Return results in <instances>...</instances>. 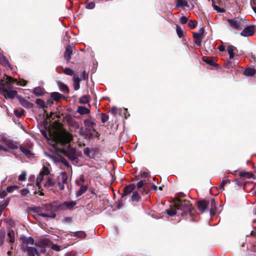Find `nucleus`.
Here are the masks:
<instances>
[{
	"label": "nucleus",
	"mask_w": 256,
	"mask_h": 256,
	"mask_svg": "<svg viewBox=\"0 0 256 256\" xmlns=\"http://www.w3.org/2000/svg\"><path fill=\"white\" fill-rule=\"evenodd\" d=\"M68 176L66 172L60 173L56 178L50 174V171L47 166H44L36 178V184L40 188V185L42 182L44 186L54 192L59 190H64V184L67 183Z\"/></svg>",
	"instance_id": "nucleus-1"
},
{
	"label": "nucleus",
	"mask_w": 256,
	"mask_h": 256,
	"mask_svg": "<svg viewBox=\"0 0 256 256\" xmlns=\"http://www.w3.org/2000/svg\"><path fill=\"white\" fill-rule=\"evenodd\" d=\"M72 140V135L66 132L62 131L53 136L52 140H48L49 143L53 146L57 148L58 144H68Z\"/></svg>",
	"instance_id": "nucleus-2"
},
{
	"label": "nucleus",
	"mask_w": 256,
	"mask_h": 256,
	"mask_svg": "<svg viewBox=\"0 0 256 256\" xmlns=\"http://www.w3.org/2000/svg\"><path fill=\"white\" fill-rule=\"evenodd\" d=\"M18 144L8 137L0 135V150L8 152L10 150L18 149Z\"/></svg>",
	"instance_id": "nucleus-3"
},
{
	"label": "nucleus",
	"mask_w": 256,
	"mask_h": 256,
	"mask_svg": "<svg viewBox=\"0 0 256 256\" xmlns=\"http://www.w3.org/2000/svg\"><path fill=\"white\" fill-rule=\"evenodd\" d=\"M227 22L230 27L233 30H241L246 24V20L243 18H234L232 19H228Z\"/></svg>",
	"instance_id": "nucleus-4"
},
{
	"label": "nucleus",
	"mask_w": 256,
	"mask_h": 256,
	"mask_svg": "<svg viewBox=\"0 0 256 256\" xmlns=\"http://www.w3.org/2000/svg\"><path fill=\"white\" fill-rule=\"evenodd\" d=\"M62 151L64 155L72 161H76L78 159L76 150L69 146L66 148H62Z\"/></svg>",
	"instance_id": "nucleus-5"
},
{
	"label": "nucleus",
	"mask_w": 256,
	"mask_h": 256,
	"mask_svg": "<svg viewBox=\"0 0 256 256\" xmlns=\"http://www.w3.org/2000/svg\"><path fill=\"white\" fill-rule=\"evenodd\" d=\"M84 124L85 126V129L88 132L95 131L96 124L90 118L85 120L84 122Z\"/></svg>",
	"instance_id": "nucleus-6"
},
{
	"label": "nucleus",
	"mask_w": 256,
	"mask_h": 256,
	"mask_svg": "<svg viewBox=\"0 0 256 256\" xmlns=\"http://www.w3.org/2000/svg\"><path fill=\"white\" fill-rule=\"evenodd\" d=\"M175 206L177 209L182 210H184L185 209V207L189 210H190L192 208L189 201L188 200H178V202L175 204Z\"/></svg>",
	"instance_id": "nucleus-7"
},
{
	"label": "nucleus",
	"mask_w": 256,
	"mask_h": 256,
	"mask_svg": "<svg viewBox=\"0 0 256 256\" xmlns=\"http://www.w3.org/2000/svg\"><path fill=\"white\" fill-rule=\"evenodd\" d=\"M22 249L23 251L26 252L28 256H40V254L36 248L24 246Z\"/></svg>",
	"instance_id": "nucleus-8"
},
{
	"label": "nucleus",
	"mask_w": 256,
	"mask_h": 256,
	"mask_svg": "<svg viewBox=\"0 0 256 256\" xmlns=\"http://www.w3.org/2000/svg\"><path fill=\"white\" fill-rule=\"evenodd\" d=\"M254 34V27L253 26H247L240 32V35L243 36L248 37L252 36Z\"/></svg>",
	"instance_id": "nucleus-9"
},
{
	"label": "nucleus",
	"mask_w": 256,
	"mask_h": 256,
	"mask_svg": "<svg viewBox=\"0 0 256 256\" xmlns=\"http://www.w3.org/2000/svg\"><path fill=\"white\" fill-rule=\"evenodd\" d=\"M76 202L75 201L65 202L59 206L60 208L62 210L68 209L72 210L76 205Z\"/></svg>",
	"instance_id": "nucleus-10"
},
{
	"label": "nucleus",
	"mask_w": 256,
	"mask_h": 256,
	"mask_svg": "<svg viewBox=\"0 0 256 256\" xmlns=\"http://www.w3.org/2000/svg\"><path fill=\"white\" fill-rule=\"evenodd\" d=\"M210 204L208 200H201L198 202V208L202 212H204L206 210H208V206Z\"/></svg>",
	"instance_id": "nucleus-11"
},
{
	"label": "nucleus",
	"mask_w": 256,
	"mask_h": 256,
	"mask_svg": "<svg viewBox=\"0 0 256 256\" xmlns=\"http://www.w3.org/2000/svg\"><path fill=\"white\" fill-rule=\"evenodd\" d=\"M110 111L114 115H116L117 114H119L120 115H121L122 113L124 114L125 118H127V116L126 115V112H127V109H126V108L121 109V108H116V106H113L111 108Z\"/></svg>",
	"instance_id": "nucleus-12"
},
{
	"label": "nucleus",
	"mask_w": 256,
	"mask_h": 256,
	"mask_svg": "<svg viewBox=\"0 0 256 256\" xmlns=\"http://www.w3.org/2000/svg\"><path fill=\"white\" fill-rule=\"evenodd\" d=\"M228 52L229 54L230 59H232L235 55H237L238 50L234 46L230 45L228 46L227 48Z\"/></svg>",
	"instance_id": "nucleus-13"
},
{
	"label": "nucleus",
	"mask_w": 256,
	"mask_h": 256,
	"mask_svg": "<svg viewBox=\"0 0 256 256\" xmlns=\"http://www.w3.org/2000/svg\"><path fill=\"white\" fill-rule=\"evenodd\" d=\"M73 47L71 46H68L64 54V58L67 60H69L71 58V54L72 52Z\"/></svg>",
	"instance_id": "nucleus-14"
},
{
	"label": "nucleus",
	"mask_w": 256,
	"mask_h": 256,
	"mask_svg": "<svg viewBox=\"0 0 256 256\" xmlns=\"http://www.w3.org/2000/svg\"><path fill=\"white\" fill-rule=\"evenodd\" d=\"M3 94L6 98H13L17 94V91L16 90H10V91L4 90Z\"/></svg>",
	"instance_id": "nucleus-15"
},
{
	"label": "nucleus",
	"mask_w": 256,
	"mask_h": 256,
	"mask_svg": "<svg viewBox=\"0 0 256 256\" xmlns=\"http://www.w3.org/2000/svg\"><path fill=\"white\" fill-rule=\"evenodd\" d=\"M135 184H132L126 186L124 190V192L122 194V196L124 197L131 193L135 188Z\"/></svg>",
	"instance_id": "nucleus-16"
},
{
	"label": "nucleus",
	"mask_w": 256,
	"mask_h": 256,
	"mask_svg": "<svg viewBox=\"0 0 256 256\" xmlns=\"http://www.w3.org/2000/svg\"><path fill=\"white\" fill-rule=\"evenodd\" d=\"M19 102L20 104L26 108H30L32 107V104L28 102L26 100L21 96H18Z\"/></svg>",
	"instance_id": "nucleus-17"
},
{
	"label": "nucleus",
	"mask_w": 256,
	"mask_h": 256,
	"mask_svg": "<svg viewBox=\"0 0 256 256\" xmlns=\"http://www.w3.org/2000/svg\"><path fill=\"white\" fill-rule=\"evenodd\" d=\"M46 92L44 88L38 86L34 89V94L36 96H40Z\"/></svg>",
	"instance_id": "nucleus-18"
},
{
	"label": "nucleus",
	"mask_w": 256,
	"mask_h": 256,
	"mask_svg": "<svg viewBox=\"0 0 256 256\" xmlns=\"http://www.w3.org/2000/svg\"><path fill=\"white\" fill-rule=\"evenodd\" d=\"M76 112L80 114H89L90 112V110L84 106H79Z\"/></svg>",
	"instance_id": "nucleus-19"
},
{
	"label": "nucleus",
	"mask_w": 256,
	"mask_h": 256,
	"mask_svg": "<svg viewBox=\"0 0 256 256\" xmlns=\"http://www.w3.org/2000/svg\"><path fill=\"white\" fill-rule=\"evenodd\" d=\"M0 63L6 67L10 68V64L8 60L5 56L0 54Z\"/></svg>",
	"instance_id": "nucleus-20"
},
{
	"label": "nucleus",
	"mask_w": 256,
	"mask_h": 256,
	"mask_svg": "<svg viewBox=\"0 0 256 256\" xmlns=\"http://www.w3.org/2000/svg\"><path fill=\"white\" fill-rule=\"evenodd\" d=\"M40 216L46 217V218H54L56 216L55 212L53 211L48 212H40L38 214Z\"/></svg>",
	"instance_id": "nucleus-21"
},
{
	"label": "nucleus",
	"mask_w": 256,
	"mask_h": 256,
	"mask_svg": "<svg viewBox=\"0 0 256 256\" xmlns=\"http://www.w3.org/2000/svg\"><path fill=\"white\" fill-rule=\"evenodd\" d=\"M8 240L10 242L14 243L15 241L14 231L10 229L8 230Z\"/></svg>",
	"instance_id": "nucleus-22"
},
{
	"label": "nucleus",
	"mask_w": 256,
	"mask_h": 256,
	"mask_svg": "<svg viewBox=\"0 0 256 256\" xmlns=\"http://www.w3.org/2000/svg\"><path fill=\"white\" fill-rule=\"evenodd\" d=\"M256 72V70L252 68H247L244 71V74L246 76H252Z\"/></svg>",
	"instance_id": "nucleus-23"
},
{
	"label": "nucleus",
	"mask_w": 256,
	"mask_h": 256,
	"mask_svg": "<svg viewBox=\"0 0 256 256\" xmlns=\"http://www.w3.org/2000/svg\"><path fill=\"white\" fill-rule=\"evenodd\" d=\"M187 2L186 0H176V7L177 8L187 6Z\"/></svg>",
	"instance_id": "nucleus-24"
},
{
	"label": "nucleus",
	"mask_w": 256,
	"mask_h": 256,
	"mask_svg": "<svg viewBox=\"0 0 256 256\" xmlns=\"http://www.w3.org/2000/svg\"><path fill=\"white\" fill-rule=\"evenodd\" d=\"M58 86L60 90L66 94L69 92V89L68 87L64 83L60 82L58 84Z\"/></svg>",
	"instance_id": "nucleus-25"
},
{
	"label": "nucleus",
	"mask_w": 256,
	"mask_h": 256,
	"mask_svg": "<svg viewBox=\"0 0 256 256\" xmlns=\"http://www.w3.org/2000/svg\"><path fill=\"white\" fill-rule=\"evenodd\" d=\"M18 147L20 148V151L22 152L26 156H28L32 154V152L30 150L21 146H18Z\"/></svg>",
	"instance_id": "nucleus-26"
},
{
	"label": "nucleus",
	"mask_w": 256,
	"mask_h": 256,
	"mask_svg": "<svg viewBox=\"0 0 256 256\" xmlns=\"http://www.w3.org/2000/svg\"><path fill=\"white\" fill-rule=\"evenodd\" d=\"M210 203L211 206H212L210 208V214L211 215L214 214V210L216 208V203L215 199L212 198L210 200Z\"/></svg>",
	"instance_id": "nucleus-27"
},
{
	"label": "nucleus",
	"mask_w": 256,
	"mask_h": 256,
	"mask_svg": "<svg viewBox=\"0 0 256 256\" xmlns=\"http://www.w3.org/2000/svg\"><path fill=\"white\" fill-rule=\"evenodd\" d=\"M87 190V186H82L80 190L76 192V195L77 196H80L84 193Z\"/></svg>",
	"instance_id": "nucleus-28"
},
{
	"label": "nucleus",
	"mask_w": 256,
	"mask_h": 256,
	"mask_svg": "<svg viewBox=\"0 0 256 256\" xmlns=\"http://www.w3.org/2000/svg\"><path fill=\"white\" fill-rule=\"evenodd\" d=\"M6 233L4 230H0V246H2L4 242Z\"/></svg>",
	"instance_id": "nucleus-29"
},
{
	"label": "nucleus",
	"mask_w": 256,
	"mask_h": 256,
	"mask_svg": "<svg viewBox=\"0 0 256 256\" xmlns=\"http://www.w3.org/2000/svg\"><path fill=\"white\" fill-rule=\"evenodd\" d=\"M50 242H51L50 240L48 238L42 239V240H40V242H39L40 245L42 246H49V245H50Z\"/></svg>",
	"instance_id": "nucleus-30"
},
{
	"label": "nucleus",
	"mask_w": 256,
	"mask_h": 256,
	"mask_svg": "<svg viewBox=\"0 0 256 256\" xmlns=\"http://www.w3.org/2000/svg\"><path fill=\"white\" fill-rule=\"evenodd\" d=\"M239 175L240 177H246L248 178H250L253 176V174L251 172H240Z\"/></svg>",
	"instance_id": "nucleus-31"
},
{
	"label": "nucleus",
	"mask_w": 256,
	"mask_h": 256,
	"mask_svg": "<svg viewBox=\"0 0 256 256\" xmlns=\"http://www.w3.org/2000/svg\"><path fill=\"white\" fill-rule=\"evenodd\" d=\"M140 198V195L136 191H134L132 192V200L133 201H138Z\"/></svg>",
	"instance_id": "nucleus-32"
},
{
	"label": "nucleus",
	"mask_w": 256,
	"mask_h": 256,
	"mask_svg": "<svg viewBox=\"0 0 256 256\" xmlns=\"http://www.w3.org/2000/svg\"><path fill=\"white\" fill-rule=\"evenodd\" d=\"M18 188V186L14 185L8 186L6 190L8 192L10 193L14 192V190H17Z\"/></svg>",
	"instance_id": "nucleus-33"
},
{
	"label": "nucleus",
	"mask_w": 256,
	"mask_h": 256,
	"mask_svg": "<svg viewBox=\"0 0 256 256\" xmlns=\"http://www.w3.org/2000/svg\"><path fill=\"white\" fill-rule=\"evenodd\" d=\"M61 96L62 95L60 93L57 92H52L51 94L52 98L55 100H58L60 98Z\"/></svg>",
	"instance_id": "nucleus-34"
},
{
	"label": "nucleus",
	"mask_w": 256,
	"mask_h": 256,
	"mask_svg": "<svg viewBox=\"0 0 256 256\" xmlns=\"http://www.w3.org/2000/svg\"><path fill=\"white\" fill-rule=\"evenodd\" d=\"M34 240L32 237H28L24 240V244H34Z\"/></svg>",
	"instance_id": "nucleus-35"
},
{
	"label": "nucleus",
	"mask_w": 256,
	"mask_h": 256,
	"mask_svg": "<svg viewBox=\"0 0 256 256\" xmlns=\"http://www.w3.org/2000/svg\"><path fill=\"white\" fill-rule=\"evenodd\" d=\"M64 73L68 75V76H72L74 74V72L73 70L70 69L69 68H66L64 70Z\"/></svg>",
	"instance_id": "nucleus-36"
},
{
	"label": "nucleus",
	"mask_w": 256,
	"mask_h": 256,
	"mask_svg": "<svg viewBox=\"0 0 256 256\" xmlns=\"http://www.w3.org/2000/svg\"><path fill=\"white\" fill-rule=\"evenodd\" d=\"M89 102L88 98L86 96H84L80 99V102L81 104H87Z\"/></svg>",
	"instance_id": "nucleus-37"
},
{
	"label": "nucleus",
	"mask_w": 256,
	"mask_h": 256,
	"mask_svg": "<svg viewBox=\"0 0 256 256\" xmlns=\"http://www.w3.org/2000/svg\"><path fill=\"white\" fill-rule=\"evenodd\" d=\"M36 104L40 106L41 108H44L45 106V102H44L40 98L37 99L36 100Z\"/></svg>",
	"instance_id": "nucleus-38"
},
{
	"label": "nucleus",
	"mask_w": 256,
	"mask_h": 256,
	"mask_svg": "<svg viewBox=\"0 0 256 256\" xmlns=\"http://www.w3.org/2000/svg\"><path fill=\"white\" fill-rule=\"evenodd\" d=\"M14 114L18 117H20L22 115H24V110H22L20 112L18 110H14Z\"/></svg>",
	"instance_id": "nucleus-39"
},
{
	"label": "nucleus",
	"mask_w": 256,
	"mask_h": 256,
	"mask_svg": "<svg viewBox=\"0 0 256 256\" xmlns=\"http://www.w3.org/2000/svg\"><path fill=\"white\" fill-rule=\"evenodd\" d=\"M176 32L179 38H182L183 36V32L181 28L178 26H176Z\"/></svg>",
	"instance_id": "nucleus-40"
},
{
	"label": "nucleus",
	"mask_w": 256,
	"mask_h": 256,
	"mask_svg": "<svg viewBox=\"0 0 256 256\" xmlns=\"http://www.w3.org/2000/svg\"><path fill=\"white\" fill-rule=\"evenodd\" d=\"M167 214L170 216H173L176 214V210L168 209L166 210Z\"/></svg>",
	"instance_id": "nucleus-41"
},
{
	"label": "nucleus",
	"mask_w": 256,
	"mask_h": 256,
	"mask_svg": "<svg viewBox=\"0 0 256 256\" xmlns=\"http://www.w3.org/2000/svg\"><path fill=\"white\" fill-rule=\"evenodd\" d=\"M81 76L82 80H86L88 79V74L86 70H84Z\"/></svg>",
	"instance_id": "nucleus-42"
},
{
	"label": "nucleus",
	"mask_w": 256,
	"mask_h": 256,
	"mask_svg": "<svg viewBox=\"0 0 256 256\" xmlns=\"http://www.w3.org/2000/svg\"><path fill=\"white\" fill-rule=\"evenodd\" d=\"M108 120V115L104 114H102L101 120L103 123H104L106 122H107Z\"/></svg>",
	"instance_id": "nucleus-43"
},
{
	"label": "nucleus",
	"mask_w": 256,
	"mask_h": 256,
	"mask_svg": "<svg viewBox=\"0 0 256 256\" xmlns=\"http://www.w3.org/2000/svg\"><path fill=\"white\" fill-rule=\"evenodd\" d=\"M26 178V174L25 172H22L18 176L19 180H24Z\"/></svg>",
	"instance_id": "nucleus-44"
},
{
	"label": "nucleus",
	"mask_w": 256,
	"mask_h": 256,
	"mask_svg": "<svg viewBox=\"0 0 256 256\" xmlns=\"http://www.w3.org/2000/svg\"><path fill=\"white\" fill-rule=\"evenodd\" d=\"M180 22L182 24H185L188 22V18L186 17L182 16L180 18Z\"/></svg>",
	"instance_id": "nucleus-45"
},
{
	"label": "nucleus",
	"mask_w": 256,
	"mask_h": 256,
	"mask_svg": "<svg viewBox=\"0 0 256 256\" xmlns=\"http://www.w3.org/2000/svg\"><path fill=\"white\" fill-rule=\"evenodd\" d=\"M95 6V3L94 2H90L87 4L86 8L88 9H93Z\"/></svg>",
	"instance_id": "nucleus-46"
},
{
	"label": "nucleus",
	"mask_w": 256,
	"mask_h": 256,
	"mask_svg": "<svg viewBox=\"0 0 256 256\" xmlns=\"http://www.w3.org/2000/svg\"><path fill=\"white\" fill-rule=\"evenodd\" d=\"M202 38H196L194 39V43L198 46H200Z\"/></svg>",
	"instance_id": "nucleus-47"
},
{
	"label": "nucleus",
	"mask_w": 256,
	"mask_h": 256,
	"mask_svg": "<svg viewBox=\"0 0 256 256\" xmlns=\"http://www.w3.org/2000/svg\"><path fill=\"white\" fill-rule=\"evenodd\" d=\"M188 25L191 28H194L196 26V23L192 22V20H190L188 22Z\"/></svg>",
	"instance_id": "nucleus-48"
},
{
	"label": "nucleus",
	"mask_w": 256,
	"mask_h": 256,
	"mask_svg": "<svg viewBox=\"0 0 256 256\" xmlns=\"http://www.w3.org/2000/svg\"><path fill=\"white\" fill-rule=\"evenodd\" d=\"M52 248L56 251H59L60 250V248L58 245L54 244L51 246Z\"/></svg>",
	"instance_id": "nucleus-49"
},
{
	"label": "nucleus",
	"mask_w": 256,
	"mask_h": 256,
	"mask_svg": "<svg viewBox=\"0 0 256 256\" xmlns=\"http://www.w3.org/2000/svg\"><path fill=\"white\" fill-rule=\"evenodd\" d=\"M194 39H196V38H202V34L196 32L194 34Z\"/></svg>",
	"instance_id": "nucleus-50"
},
{
	"label": "nucleus",
	"mask_w": 256,
	"mask_h": 256,
	"mask_svg": "<svg viewBox=\"0 0 256 256\" xmlns=\"http://www.w3.org/2000/svg\"><path fill=\"white\" fill-rule=\"evenodd\" d=\"M80 83L74 82V88L75 90H78L80 89Z\"/></svg>",
	"instance_id": "nucleus-51"
},
{
	"label": "nucleus",
	"mask_w": 256,
	"mask_h": 256,
	"mask_svg": "<svg viewBox=\"0 0 256 256\" xmlns=\"http://www.w3.org/2000/svg\"><path fill=\"white\" fill-rule=\"evenodd\" d=\"M82 80V79L76 76H74V82L80 83Z\"/></svg>",
	"instance_id": "nucleus-52"
},
{
	"label": "nucleus",
	"mask_w": 256,
	"mask_h": 256,
	"mask_svg": "<svg viewBox=\"0 0 256 256\" xmlns=\"http://www.w3.org/2000/svg\"><path fill=\"white\" fill-rule=\"evenodd\" d=\"M8 192L6 191H2L0 192V198H4L5 197Z\"/></svg>",
	"instance_id": "nucleus-53"
},
{
	"label": "nucleus",
	"mask_w": 256,
	"mask_h": 256,
	"mask_svg": "<svg viewBox=\"0 0 256 256\" xmlns=\"http://www.w3.org/2000/svg\"><path fill=\"white\" fill-rule=\"evenodd\" d=\"M228 182V180H223L219 186L220 188H222L224 187V186H225V184L227 183Z\"/></svg>",
	"instance_id": "nucleus-54"
},
{
	"label": "nucleus",
	"mask_w": 256,
	"mask_h": 256,
	"mask_svg": "<svg viewBox=\"0 0 256 256\" xmlns=\"http://www.w3.org/2000/svg\"><path fill=\"white\" fill-rule=\"evenodd\" d=\"M143 186L144 182L142 180H140L137 183V187L138 188H141Z\"/></svg>",
	"instance_id": "nucleus-55"
},
{
	"label": "nucleus",
	"mask_w": 256,
	"mask_h": 256,
	"mask_svg": "<svg viewBox=\"0 0 256 256\" xmlns=\"http://www.w3.org/2000/svg\"><path fill=\"white\" fill-rule=\"evenodd\" d=\"M84 154L88 156L90 152V150L89 148H86L84 149Z\"/></svg>",
	"instance_id": "nucleus-56"
},
{
	"label": "nucleus",
	"mask_w": 256,
	"mask_h": 256,
	"mask_svg": "<svg viewBox=\"0 0 256 256\" xmlns=\"http://www.w3.org/2000/svg\"><path fill=\"white\" fill-rule=\"evenodd\" d=\"M218 49L220 52H224L225 50V47L223 45H221L218 47Z\"/></svg>",
	"instance_id": "nucleus-57"
},
{
	"label": "nucleus",
	"mask_w": 256,
	"mask_h": 256,
	"mask_svg": "<svg viewBox=\"0 0 256 256\" xmlns=\"http://www.w3.org/2000/svg\"><path fill=\"white\" fill-rule=\"evenodd\" d=\"M18 84L21 86H25L26 84V82L25 80L20 81Z\"/></svg>",
	"instance_id": "nucleus-58"
},
{
	"label": "nucleus",
	"mask_w": 256,
	"mask_h": 256,
	"mask_svg": "<svg viewBox=\"0 0 256 256\" xmlns=\"http://www.w3.org/2000/svg\"><path fill=\"white\" fill-rule=\"evenodd\" d=\"M44 208L46 210H49L51 208V206L50 204H46Z\"/></svg>",
	"instance_id": "nucleus-59"
},
{
	"label": "nucleus",
	"mask_w": 256,
	"mask_h": 256,
	"mask_svg": "<svg viewBox=\"0 0 256 256\" xmlns=\"http://www.w3.org/2000/svg\"><path fill=\"white\" fill-rule=\"evenodd\" d=\"M256 234V232L254 230H252L250 232V234L252 236H254Z\"/></svg>",
	"instance_id": "nucleus-60"
},
{
	"label": "nucleus",
	"mask_w": 256,
	"mask_h": 256,
	"mask_svg": "<svg viewBox=\"0 0 256 256\" xmlns=\"http://www.w3.org/2000/svg\"><path fill=\"white\" fill-rule=\"evenodd\" d=\"M74 126L76 128H79V125L78 122H75L74 124Z\"/></svg>",
	"instance_id": "nucleus-61"
},
{
	"label": "nucleus",
	"mask_w": 256,
	"mask_h": 256,
	"mask_svg": "<svg viewBox=\"0 0 256 256\" xmlns=\"http://www.w3.org/2000/svg\"><path fill=\"white\" fill-rule=\"evenodd\" d=\"M4 84H2V83H0V88H4Z\"/></svg>",
	"instance_id": "nucleus-62"
},
{
	"label": "nucleus",
	"mask_w": 256,
	"mask_h": 256,
	"mask_svg": "<svg viewBox=\"0 0 256 256\" xmlns=\"http://www.w3.org/2000/svg\"><path fill=\"white\" fill-rule=\"evenodd\" d=\"M186 214V211H184V212L182 213V216H184Z\"/></svg>",
	"instance_id": "nucleus-63"
},
{
	"label": "nucleus",
	"mask_w": 256,
	"mask_h": 256,
	"mask_svg": "<svg viewBox=\"0 0 256 256\" xmlns=\"http://www.w3.org/2000/svg\"><path fill=\"white\" fill-rule=\"evenodd\" d=\"M253 213L254 215L256 216V208H255L254 211H253Z\"/></svg>",
	"instance_id": "nucleus-64"
}]
</instances>
